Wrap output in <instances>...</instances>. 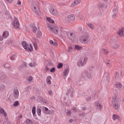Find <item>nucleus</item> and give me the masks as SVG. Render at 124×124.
I'll return each mask as SVG.
<instances>
[{"mask_svg":"<svg viewBox=\"0 0 124 124\" xmlns=\"http://www.w3.org/2000/svg\"><path fill=\"white\" fill-rule=\"evenodd\" d=\"M31 9L33 12L36 13L37 15H40V10L38 7V5H37V3L35 2H33L32 3Z\"/></svg>","mask_w":124,"mask_h":124,"instance_id":"obj_4","label":"nucleus"},{"mask_svg":"<svg viewBox=\"0 0 124 124\" xmlns=\"http://www.w3.org/2000/svg\"><path fill=\"white\" fill-rule=\"evenodd\" d=\"M73 34L72 33H70V37H71V36H72V35H73Z\"/></svg>","mask_w":124,"mask_h":124,"instance_id":"obj_51","label":"nucleus"},{"mask_svg":"<svg viewBox=\"0 0 124 124\" xmlns=\"http://www.w3.org/2000/svg\"><path fill=\"white\" fill-rule=\"evenodd\" d=\"M34 47L35 50H37V45H36V44H34Z\"/></svg>","mask_w":124,"mask_h":124,"instance_id":"obj_45","label":"nucleus"},{"mask_svg":"<svg viewBox=\"0 0 124 124\" xmlns=\"http://www.w3.org/2000/svg\"><path fill=\"white\" fill-rule=\"evenodd\" d=\"M63 66V64L62 63H59L58 65L57 68L60 69Z\"/></svg>","mask_w":124,"mask_h":124,"instance_id":"obj_30","label":"nucleus"},{"mask_svg":"<svg viewBox=\"0 0 124 124\" xmlns=\"http://www.w3.org/2000/svg\"><path fill=\"white\" fill-rule=\"evenodd\" d=\"M21 44L25 50L28 51V52H31V51L33 50V47H32V45H31V44L29 45L25 41H23L22 42Z\"/></svg>","mask_w":124,"mask_h":124,"instance_id":"obj_3","label":"nucleus"},{"mask_svg":"<svg viewBox=\"0 0 124 124\" xmlns=\"http://www.w3.org/2000/svg\"><path fill=\"white\" fill-rule=\"evenodd\" d=\"M69 122L70 124H71V123H73V120H72V119H70V120H69Z\"/></svg>","mask_w":124,"mask_h":124,"instance_id":"obj_47","label":"nucleus"},{"mask_svg":"<svg viewBox=\"0 0 124 124\" xmlns=\"http://www.w3.org/2000/svg\"><path fill=\"white\" fill-rule=\"evenodd\" d=\"M12 26L13 29H18L20 27V23L17 17H15L14 20L12 22Z\"/></svg>","mask_w":124,"mask_h":124,"instance_id":"obj_7","label":"nucleus"},{"mask_svg":"<svg viewBox=\"0 0 124 124\" xmlns=\"http://www.w3.org/2000/svg\"><path fill=\"white\" fill-rule=\"evenodd\" d=\"M8 2H9L10 3H12L13 2V0H6Z\"/></svg>","mask_w":124,"mask_h":124,"instance_id":"obj_43","label":"nucleus"},{"mask_svg":"<svg viewBox=\"0 0 124 124\" xmlns=\"http://www.w3.org/2000/svg\"><path fill=\"white\" fill-rule=\"evenodd\" d=\"M26 124H32V121L30 119H28L26 120Z\"/></svg>","mask_w":124,"mask_h":124,"instance_id":"obj_36","label":"nucleus"},{"mask_svg":"<svg viewBox=\"0 0 124 124\" xmlns=\"http://www.w3.org/2000/svg\"><path fill=\"white\" fill-rule=\"evenodd\" d=\"M36 112V108H35V107H33L32 109V113L33 114V116H34L35 115Z\"/></svg>","mask_w":124,"mask_h":124,"instance_id":"obj_28","label":"nucleus"},{"mask_svg":"<svg viewBox=\"0 0 124 124\" xmlns=\"http://www.w3.org/2000/svg\"><path fill=\"white\" fill-rule=\"evenodd\" d=\"M55 71H56V68H55V67H52L50 70V72H51V73H53V72H55Z\"/></svg>","mask_w":124,"mask_h":124,"instance_id":"obj_37","label":"nucleus"},{"mask_svg":"<svg viewBox=\"0 0 124 124\" xmlns=\"http://www.w3.org/2000/svg\"><path fill=\"white\" fill-rule=\"evenodd\" d=\"M115 87L118 89H122L124 87V85L121 82H116L115 84Z\"/></svg>","mask_w":124,"mask_h":124,"instance_id":"obj_17","label":"nucleus"},{"mask_svg":"<svg viewBox=\"0 0 124 124\" xmlns=\"http://www.w3.org/2000/svg\"><path fill=\"white\" fill-rule=\"evenodd\" d=\"M14 96L15 98L19 97V90L16 89L14 91Z\"/></svg>","mask_w":124,"mask_h":124,"instance_id":"obj_16","label":"nucleus"},{"mask_svg":"<svg viewBox=\"0 0 124 124\" xmlns=\"http://www.w3.org/2000/svg\"><path fill=\"white\" fill-rule=\"evenodd\" d=\"M109 55L110 57H112L114 56V55H115V52L114 51H110L109 53Z\"/></svg>","mask_w":124,"mask_h":124,"instance_id":"obj_38","label":"nucleus"},{"mask_svg":"<svg viewBox=\"0 0 124 124\" xmlns=\"http://www.w3.org/2000/svg\"><path fill=\"white\" fill-rule=\"evenodd\" d=\"M3 38L1 36H0V41H1L2 40H3Z\"/></svg>","mask_w":124,"mask_h":124,"instance_id":"obj_49","label":"nucleus"},{"mask_svg":"<svg viewBox=\"0 0 124 124\" xmlns=\"http://www.w3.org/2000/svg\"><path fill=\"white\" fill-rule=\"evenodd\" d=\"M120 98L119 97L118 94L115 95L112 97V105L114 108H115V109H116V110H118V109H120Z\"/></svg>","mask_w":124,"mask_h":124,"instance_id":"obj_2","label":"nucleus"},{"mask_svg":"<svg viewBox=\"0 0 124 124\" xmlns=\"http://www.w3.org/2000/svg\"><path fill=\"white\" fill-rule=\"evenodd\" d=\"M48 93L49 94H52V91H49Z\"/></svg>","mask_w":124,"mask_h":124,"instance_id":"obj_48","label":"nucleus"},{"mask_svg":"<svg viewBox=\"0 0 124 124\" xmlns=\"http://www.w3.org/2000/svg\"><path fill=\"white\" fill-rule=\"evenodd\" d=\"M19 118H20V119H22V118H23V116H22V115H20L19 116Z\"/></svg>","mask_w":124,"mask_h":124,"instance_id":"obj_52","label":"nucleus"},{"mask_svg":"<svg viewBox=\"0 0 124 124\" xmlns=\"http://www.w3.org/2000/svg\"><path fill=\"white\" fill-rule=\"evenodd\" d=\"M41 100H43V99H42Z\"/></svg>","mask_w":124,"mask_h":124,"instance_id":"obj_54","label":"nucleus"},{"mask_svg":"<svg viewBox=\"0 0 124 124\" xmlns=\"http://www.w3.org/2000/svg\"><path fill=\"white\" fill-rule=\"evenodd\" d=\"M69 72V70H68V69H65L63 71V74L64 76H67V75H68Z\"/></svg>","mask_w":124,"mask_h":124,"instance_id":"obj_27","label":"nucleus"},{"mask_svg":"<svg viewBox=\"0 0 124 124\" xmlns=\"http://www.w3.org/2000/svg\"><path fill=\"white\" fill-rule=\"evenodd\" d=\"M75 50H78V51H80V50L83 49V47L79 46L78 45H76L75 46Z\"/></svg>","mask_w":124,"mask_h":124,"instance_id":"obj_24","label":"nucleus"},{"mask_svg":"<svg viewBox=\"0 0 124 124\" xmlns=\"http://www.w3.org/2000/svg\"><path fill=\"white\" fill-rule=\"evenodd\" d=\"M36 35L37 37H40L42 35V33L40 31H37L36 33Z\"/></svg>","mask_w":124,"mask_h":124,"instance_id":"obj_26","label":"nucleus"},{"mask_svg":"<svg viewBox=\"0 0 124 124\" xmlns=\"http://www.w3.org/2000/svg\"><path fill=\"white\" fill-rule=\"evenodd\" d=\"M4 88H5V87L4 86V85H2L1 86V90H3V89H4Z\"/></svg>","mask_w":124,"mask_h":124,"instance_id":"obj_46","label":"nucleus"},{"mask_svg":"<svg viewBox=\"0 0 124 124\" xmlns=\"http://www.w3.org/2000/svg\"><path fill=\"white\" fill-rule=\"evenodd\" d=\"M101 53L104 54L105 55H109L110 51L107 49L102 48L100 50Z\"/></svg>","mask_w":124,"mask_h":124,"instance_id":"obj_15","label":"nucleus"},{"mask_svg":"<svg viewBox=\"0 0 124 124\" xmlns=\"http://www.w3.org/2000/svg\"><path fill=\"white\" fill-rule=\"evenodd\" d=\"M37 113L38 116H41V109L37 108Z\"/></svg>","mask_w":124,"mask_h":124,"instance_id":"obj_32","label":"nucleus"},{"mask_svg":"<svg viewBox=\"0 0 124 124\" xmlns=\"http://www.w3.org/2000/svg\"><path fill=\"white\" fill-rule=\"evenodd\" d=\"M17 4H18V5H21V4H22V2L18 0L17 2Z\"/></svg>","mask_w":124,"mask_h":124,"instance_id":"obj_41","label":"nucleus"},{"mask_svg":"<svg viewBox=\"0 0 124 124\" xmlns=\"http://www.w3.org/2000/svg\"><path fill=\"white\" fill-rule=\"evenodd\" d=\"M95 106L96 107V108H98V109H102L103 106H102L101 104L99 103V102H95Z\"/></svg>","mask_w":124,"mask_h":124,"instance_id":"obj_18","label":"nucleus"},{"mask_svg":"<svg viewBox=\"0 0 124 124\" xmlns=\"http://www.w3.org/2000/svg\"><path fill=\"white\" fill-rule=\"evenodd\" d=\"M90 41H91L89 39V36L88 35L83 36V39H82L80 40V42H81V43H82V44H85V45L89 44Z\"/></svg>","mask_w":124,"mask_h":124,"instance_id":"obj_8","label":"nucleus"},{"mask_svg":"<svg viewBox=\"0 0 124 124\" xmlns=\"http://www.w3.org/2000/svg\"><path fill=\"white\" fill-rule=\"evenodd\" d=\"M114 77H115L116 80H121L122 78V73H116Z\"/></svg>","mask_w":124,"mask_h":124,"instance_id":"obj_14","label":"nucleus"},{"mask_svg":"<svg viewBox=\"0 0 124 124\" xmlns=\"http://www.w3.org/2000/svg\"><path fill=\"white\" fill-rule=\"evenodd\" d=\"M71 50H72V46H69L68 50H67V52H70V51H71Z\"/></svg>","mask_w":124,"mask_h":124,"instance_id":"obj_39","label":"nucleus"},{"mask_svg":"<svg viewBox=\"0 0 124 124\" xmlns=\"http://www.w3.org/2000/svg\"><path fill=\"white\" fill-rule=\"evenodd\" d=\"M68 22H73L75 20V16L74 15H70L66 17Z\"/></svg>","mask_w":124,"mask_h":124,"instance_id":"obj_10","label":"nucleus"},{"mask_svg":"<svg viewBox=\"0 0 124 124\" xmlns=\"http://www.w3.org/2000/svg\"><path fill=\"white\" fill-rule=\"evenodd\" d=\"M0 114H3V116L4 117H5V118H6V117H7V114H6V112H5L3 108H0Z\"/></svg>","mask_w":124,"mask_h":124,"instance_id":"obj_22","label":"nucleus"},{"mask_svg":"<svg viewBox=\"0 0 124 124\" xmlns=\"http://www.w3.org/2000/svg\"><path fill=\"white\" fill-rule=\"evenodd\" d=\"M47 27L50 31L53 32L54 34H58L59 32L62 36H65V35H67L68 37H70L69 32H66L64 31V29L62 27L59 28L56 26L52 27L50 24H47Z\"/></svg>","mask_w":124,"mask_h":124,"instance_id":"obj_1","label":"nucleus"},{"mask_svg":"<svg viewBox=\"0 0 124 124\" xmlns=\"http://www.w3.org/2000/svg\"><path fill=\"white\" fill-rule=\"evenodd\" d=\"M16 58V55H15V54H13L10 56V60H11L12 61H13L14 60H15Z\"/></svg>","mask_w":124,"mask_h":124,"instance_id":"obj_31","label":"nucleus"},{"mask_svg":"<svg viewBox=\"0 0 124 124\" xmlns=\"http://www.w3.org/2000/svg\"><path fill=\"white\" fill-rule=\"evenodd\" d=\"M107 65L108 67H111V66H112V62H111L110 61L108 62H107Z\"/></svg>","mask_w":124,"mask_h":124,"instance_id":"obj_34","label":"nucleus"},{"mask_svg":"<svg viewBox=\"0 0 124 124\" xmlns=\"http://www.w3.org/2000/svg\"><path fill=\"white\" fill-rule=\"evenodd\" d=\"M14 106H15V107H16L17 106H19V102L18 101H16L14 103Z\"/></svg>","mask_w":124,"mask_h":124,"instance_id":"obj_35","label":"nucleus"},{"mask_svg":"<svg viewBox=\"0 0 124 124\" xmlns=\"http://www.w3.org/2000/svg\"><path fill=\"white\" fill-rule=\"evenodd\" d=\"M118 46H114V48H117Z\"/></svg>","mask_w":124,"mask_h":124,"instance_id":"obj_53","label":"nucleus"},{"mask_svg":"<svg viewBox=\"0 0 124 124\" xmlns=\"http://www.w3.org/2000/svg\"><path fill=\"white\" fill-rule=\"evenodd\" d=\"M87 25L88 27H89V28H90V29H91V30L94 29V26L93 25V23H87Z\"/></svg>","mask_w":124,"mask_h":124,"instance_id":"obj_25","label":"nucleus"},{"mask_svg":"<svg viewBox=\"0 0 124 124\" xmlns=\"http://www.w3.org/2000/svg\"><path fill=\"white\" fill-rule=\"evenodd\" d=\"M49 43L50 45H52V46H55V47L58 46L59 45V44L57 43V40L55 39L50 40Z\"/></svg>","mask_w":124,"mask_h":124,"instance_id":"obj_11","label":"nucleus"},{"mask_svg":"<svg viewBox=\"0 0 124 124\" xmlns=\"http://www.w3.org/2000/svg\"><path fill=\"white\" fill-rule=\"evenodd\" d=\"M42 111L46 115H52V114L54 113V111H52V110H49V109L47 108L46 107H43L42 108Z\"/></svg>","mask_w":124,"mask_h":124,"instance_id":"obj_9","label":"nucleus"},{"mask_svg":"<svg viewBox=\"0 0 124 124\" xmlns=\"http://www.w3.org/2000/svg\"><path fill=\"white\" fill-rule=\"evenodd\" d=\"M66 115H67L68 116H70V115H71V112L70 111H67L66 112Z\"/></svg>","mask_w":124,"mask_h":124,"instance_id":"obj_40","label":"nucleus"},{"mask_svg":"<svg viewBox=\"0 0 124 124\" xmlns=\"http://www.w3.org/2000/svg\"><path fill=\"white\" fill-rule=\"evenodd\" d=\"M46 71L49 70V68H48V67H46Z\"/></svg>","mask_w":124,"mask_h":124,"instance_id":"obj_50","label":"nucleus"},{"mask_svg":"<svg viewBox=\"0 0 124 124\" xmlns=\"http://www.w3.org/2000/svg\"><path fill=\"white\" fill-rule=\"evenodd\" d=\"M32 31L33 32H34V33H36L37 31V28L35 27H33L32 29Z\"/></svg>","mask_w":124,"mask_h":124,"instance_id":"obj_33","label":"nucleus"},{"mask_svg":"<svg viewBox=\"0 0 124 124\" xmlns=\"http://www.w3.org/2000/svg\"><path fill=\"white\" fill-rule=\"evenodd\" d=\"M81 2V0H75L74 2H73L71 4V7H74V6H76V5H78L79 3Z\"/></svg>","mask_w":124,"mask_h":124,"instance_id":"obj_13","label":"nucleus"},{"mask_svg":"<svg viewBox=\"0 0 124 124\" xmlns=\"http://www.w3.org/2000/svg\"><path fill=\"white\" fill-rule=\"evenodd\" d=\"M32 77H29L28 78V81H32Z\"/></svg>","mask_w":124,"mask_h":124,"instance_id":"obj_42","label":"nucleus"},{"mask_svg":"<svg viewBox=\"0 0 124 124\" xmlns=\"http://www.w3.org/2000/svg\"><path fill=\"white\" fill-rule=\"evenodd\" d=\"M88 62V57H85L83 58H81L78 62V66H84Z\"/></svg>","mask_w":124,"mask_h":124,"instance_id":"obj_6","label":"nucleus"},{"mask_svg":"<svg viewBox=\"0 0 124 124\" xmlns=\"http://www.w3.org/2000/svg\"><path fill=\"white\" fill-rule=\"evenodd\" d=\"M118 34L119 36L124 37V27L121 28L118 31Z\"/></svg>","mask_w":124,"mask_h":124,"instance_id":"obj_12","label":"nucleus"},{"mask_svg":"<svg viewBox=\"0 0 124 124\" xmlns=\"http://www.w3.org/2000/svg\"><path fill=\"white\" fill-rule=\"evenodd\" d=\"M46 20L49 23H51L52 24H55V20H54V19H53L51 17H46Z\"/></svg>","mask_w":124,"mask_h":124,"instance_id":"obj_23","label":"nucleus"},{"mask_svg":"<svg viewBox=\"0 0 124 124\" xmlns=\"http://www.w3.org/2000/svg\"><path fill=\"white\" fill-rule=\"evenodd\" d=\"M51 80H52V77L48 76L46 78V83L48 84V85H51L52 84V82L51 81Z\"/></svg>","mask_w":124,"mask_h":124,"instance_id":"obj_21","label":"nucleus"},{"mask_svg":"<svg viewBox=\"0 0 124 124\" xmlns=\"http://www.w3.org/2000/svg\"><path fill=\"white\" fill-rule=\"evenodd\" d=\"M112 119L113 121H116V120H118V121H121V117L119 115L116 114H113L112 115Z\"/></svg>","mask_w":124,"mask_h":124,"instance_id":"obj_20","label":"nucleus"},{"mask_svg":"<svg viewBox=\"0 0 124 124\" xmlns=\"http://www.w3.org/2000/svg\"><path fill=\"white\" fill-rule=\"evenodd\" d=\"M29 65L31 67H34V66H35L36 65V63L34 62H32L29 64Z\"/></svg>","mask_w":124,"mask_h":124,"instance_id":"obj_29","label":"nucleus"},{"mask_svg":"<svg viewBox=\"0 0 124 124\" xmlns=\"http://www.w3.org/2000/svg\"><path fill=\"white\" fill-rule=\"evenodd\" d=\"M98 7H103V4H102V3H99V4H98Z\"/></svg>","mask_w":124,"mask_h":124,"instance_id":"obj_44","label":"nucleus"},{"mask_svg":"<svg viewBox=\"0 0 124 124\" xmlns=\"http://www.w3.org/2000/svg\"><path fill=\"white\" fill-rule=\"evenodd\" d=\"M49 12L53 15V16H55L56 17H58L60 16V14L59 12L57 10V9H55V7L50 5L48 7Z\"/></svg>","mask_w":124,"mask_h":124,"instance_id":"obj_5","label":"nucleus"},{"mask_svg":"<svg viewBox=\"0 0 124 124\" xmlns=\"http://www.w3.org/2000/svg\"><path fill=\"white\" fill-rule=\"evenodd\" d=\"M9 36V32L7 31H4L2 33V36L4 38H7Z\"/></svg>","mask_w":124,"mask_h":124,"instance_id":"obj_19","label":"nucleus"}]
</instances>
